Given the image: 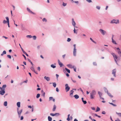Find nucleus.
Listing matches in <instances>:
<instances>
[{
    "instance_id": "1",
    "label": "nucleus",
    "mask_w": 121,
    "mask_h": 121,
    "mask_svg": "<svg viewBox=\"0 0 121 121\" xmlns=\"http://www.w3.org/2000/svg\"><path fill=\"white\" fill-rule=\"evenodd\" d=\"M111 54L113 56V57L114 58L115 61V62L116 63L117 65H118V63L117 62V56L115 54L113 53H111Z\"/></svg>"
},
{
    "instance_id": "2",
    "label": "nucleus",
    "mask_w": 121,
    "mask_h": 121,
    "mask_svg": "<svg viewBox=\"0 0 121 121\" xmlns=\"http://www.w3.org/2000/svg\"><path fill=\"white\" fill-rule=\"evenodd\" d=\"M96 93V91L94 90H93L90 93V97L91 99L94 98L93 95H95Z\"/></svg>"
},
{
    "instance_id": "3",
    "label": "nucleus",
    "mask_w": 121,
    "mask_h": 121,
    "mask_svg": "<svg viewBox=\"0 0 121 121\" xmlns=\"http://www.w3.org/2000/svg\"><path fill=\"white\" fill-rule=\"evenodd\" d=\"M76 44H74L73 45L74 48L73 52V56H76V55L77 49H76Z\"/></svg>"
},
{
    "instance_id": "4",
    "label": "nucleus",
    "mask_w": 121,
    "mask_h": 121,
    "mask_svg": "<svg viewBox=\"0 0 121 121\" xmlns=\"http://www.w3.org/2000/svg\"><path fill=\"white\" fill-rule=\"evenodd\" d=\"M119 22L118 20H117L114 19L111 20L110 22V23L111 24L115 23L117 24Z\"/></svg>"
},
{
    "instance_id": "5",
    "label": "nucleus",
    "mask_w": 121,
    "mask_h": 121,
    "mask_svg": "<svg viewBox=\"0 0 121 121\" xmlns=\"http://www.w3.org/2000/svg\"><path fill=\"white\" fill-rule=\"evenodd\" d=\"M99 30L101 34L103 35H104L107 33L106 31L101 29H100Z\"/></svg>"
},
{
    "instance_id": "6",
    "label": "nucleus",
    "mask_w": 121,
    "mask_h": 121,
    "mask_svg": "<svg viewBox=\"0 0 121 121\" xmlns=\"http://www.w3.org/2000/svg\"><path fill=\"white\" fill-rule=\"evenodd\" d=\"M19 108H17V112L18 113V116L19 117H20L21 116V113L22 112V109L20 110V111H19Z\"/></svg>"
},
{
    "instance_id": "7",
    "label": "nucleus",
    "mask_w": 121,
    "mask_h": 121,
    "mask_svg": "<svg viewBox=\"0 0 121 121\" xmlns=\"http://www.w3.org/2000/svg\"><path fill=\"white\" fill-rule=\"evenodd\" d=\"M65 90L66 92H67L69 90L70 87L68 86V85L67 84H65Z\"/></svg>"
},
{
    "instance_id": "8",
    "label": "nucleus",
    "mask_w": 121,
    "mask_h": 121,
    "mask_svg": "<svg viewBox=\"0 0 121 121\" xmlns=\"http://www.w3.org/2000/svg\"><path fill=\"white\" fill-rule=\"evenodd\" d=\"M50 115L51 116H57L60 115V114L58 113H56L55 114L51 113H50Z\"/></svg>"
},
{
    "instance_id": "9",
    "label": "nucleus",
    "mask_w": 121,
    "mask_h": 121,
    "mask_svg": "<svg viewBox=\"0 0 121 121\" xmlns=\"http://www.w3.org/2000/svg\"><path fill=\"white\" fill-rule=\"evenodd\" d=\"M6 18L7 20L6 21L5 20H4L3 22L4 24H5L6 23H8L9 22V17H6Z\"/></svg>"
},
{
    "instance_id": "10",
    "label": "nucleus",
    "mask_w": 121,
    "mask_h": 121,
    "mask_svg": "<svg viewBox=\"0 0 121 121\" xmlns=\"http://www.w3.org/2000/svg\"><path fill=\"white\" fill-rule=\"evenodd\" d=\"M112 74L113 75L114 77H116V69H113L112 70Z\"/></svg>"
},
{
    "instance_id": "11",
    "label": "nucleus",
    "mask_w": 121,
    "mask_h": 121,
    "mask_svg": "<svg viewBox=\"0 0 121 121\" xmlns=\"http://www.w3.org/2000/svg\"><path fill=\"white\" fill-rule=\"evenodd\" d=\"M5 93V89L0 91V94L1 95H3Z\"/></svg>"
},
{
    "instance_id": "12",
    "label": "nucleus",
    "mask_w": 121,
    "mask_h": 121,
    "mask_svg": "<svg viewBox=\"0 0 121 121\" xmlns=\"http://www.w3.org/2000/svg\"><path fill=\"white\" fill-rule=\"evenodd\" d=\"M72 25L74 27H75L76 28H77V27H75L76 23L74 21V19L73 18H72Z\"/></svg>"
},
{
    "instance_id": "13",
    "label": "nucleus",
    "mask_w": 121,
    "mask_h": 121,
    "mask_svg": "<svg viewBox=\"0 0 121 121\" xmlns=\"http://www.w3.org/2000/svg\"><path fill=\"white\" fill-rule=\"evenodd\" d=\"M115 48H116L117 50H118V53L120 56V55H121V53H120V52H121L120 51V49L119 48H116L115 47Z\"/></svg>"
},
{
    "instance_id": "14",
    "label": "nucleus",
    "mask_w": 121,
    "mask_h": 121,
    "mask_svg": "<svg viewBox=\"0 0 121 121\" xmlns=\"http://www.w3.org/2000/svg\"><path fill=\"white\" fill-rule=\"evenodd\" d=\"M27 9L28 11L30 13L34 14H35V13L32 12L29 8H27Z\"/></svg>"
},
{
    "instance_id": "15",
    "label": "nucleus",
    "mask_w": 121,
    "mask_h": 121,
    "mask_svg": "<svg viewBox=\"0 0 121 121\" xmlns=\"http://www.w3.org/2000/svg\"><path fill=\"white\" fill-rule=\"evenodd\" d=\"M67 66L69 68H74V66H72L71 64H68L67 65Z\"/></svg>"
},
{
    "instance_id": "16",
    "label": "nucleus",
    "mask_w": 121,
    "mask_h": 121,
    "mask_svg": "<svg viewBox=\"0 0 121 121\" xmlns=\"http://www.w3.org/2000/svg\"><path fill=\"white\" fill-rule=\"evenodd\" d=\"M44 78L47 81H49L50 80V78L48 77H47L46 76H45L44 77Z\"/></svg>"
},
{
    "instance_id": "17",
    "label": "nucleus",
    "mask_w": 121,
    "mask_h": 121,
    "mask_svg": "<svg viewBox=\"0 0 121 121\" xmlns=\"http://www.w3.org/2000/svg\"><path fill=\"white\" fill-rule=\"evenodd\" d=\"M52 100L54 102L55 101V99L54 98H53V97H50L49 98V100L50 101L51 100Z\"/></svg>"
},
{
    "instance_id": "18",
    "label": "nucleus",
    "mask_w": 121,
    "mask_h": 121,
    "mask_svg": "<svg viewBox=\"0 0 121 121\" xmlns=\"http://www.w3.org/2000/svg\"><path fill=\"white\" fill-rule=\"evenodd\" d=\"M58 61L59 65L61 67H62V66L63 65V64L60 62V60H58Z\"/></svg>"
},
{
    "instance_id": "19",
    "label": "nucleus",
    "mask_w": 121,
    "mask_h": 121,
    "mask_svg": "<svg viewBox=\"0 0 121 121\" xmlns=\"http://www.w3.org/2000/svg\"><path fill=\"white\" fill-rule=\"evenodd\" d=\"M56 105H54L53 106V108L52 109V111L53 112L55 111L56 108Z\"/></svg>"
},
{
    "instance_id": "20",
    "label": "nucleus",
    "mask_w": 121,
    "mask_h": 121,
    "mask_svg": "<svg viewBox=\"0 0 121 121\" xmlns=\"http://www.w3.org/2000/svg\"><path fill=\"white\" fill-rule=\"evenodd\" d=\"M116 114L118 115V116L121 118V113H118L116 112Z\"/></svg>"
},
{
    "instance_id": "21",
    "label": "nucleus",
    "mask_w": 121,
    "mask_h": 121,
    "mask_svg": "<svg viewBox=\"0 0 121 121\" xmlns=\"http://www.w3.org/2000/svg\"><path fill=\"white\" fill-rule=\"evenodd\" d=\"M17 105L18 108L20 107V102H18L17 103Z\"/></svg>"
},
{
    "instance_id": "22",
    "label": "nucleus",
    "mask_w": 121,
    "mask_h": 121,
    "mask_svg": "<svg viewBox=\"0 0 121 121\" xmlns=\"http://www.w3.org/2000/svg\"><path fill=\"white\" fill-rule=\"evenodd\" d=\"M74 97L75 98V99H77L79 98V96L77 95H75L74 96Z\"/></svg>"
},
{
    "instance_id": "23",
    "label": "nucleus",
    "mask_w": 121,
    "mask_h": 121,
    "mask_svg": "<svg viewBox=\"0 0 121 121\" xmlns=\"http://www.w3.org/2000/svg\"><path fill=\"white\" fill-rule=\"evenodd\" d=\"M112 42L114 44H117L115 41L112 38Z\"/></svg>"
},
{
    "instance_id": "24",
    "label": "nucleus",
    "mask_w": 121,
    "mask_h": 121,
    "mask_svg": "<svg viewBox=\"0 0 121 121\" xmlns=\"http://www.w3.org/2000/svg\"><path fill=\"white\" fill-rule=\"evenodd\" d=\"M48 121H51L52 120V118L49 116L48 117Z\"/></svg>"
},
{
    "instance_id": "25",
    "label": "nucleus",
    "mask_w": 121,
    "mask_h": 121,
    "mask_svg": "<svg viewBox=\"0 0 121 121\" xmlns=\"http://www.w3.org/2000/svg\"><path fill=\"white\" fill-rule=\"evenodd\" d=\"M4 105L5 106H6L7 105V101H5L4 103Z\"/></svg>"
},
{
    "instance_id": "26",
    "label": "nucleus",
    "mask_w": 121,
    "mask_h": 121,
    "mask_svg": "<svg viewBox=\"0 0 121 121\" xmlns=\"http://www.w3.org/2000/svg\"><path fill=\"white\" fill-rule=\"evenodd\" d=\"M65 69L68 73H70V71L69 69H68L66 68H65Z\"/></svg>"
},
{
    "instance_id": "27",
    "label": "nucleus",
    "mask_w": 121,
    "mask_h": 121,
    "mask_svg": "<svg viewBox=\"0 0 121 121\" xmlns=\"http://www.w3.org/2000/svg\"><path fill=\"white\" fill-rule=\"evenodd\" d=\"M109 104H111L112 105H113L114 107H116V106H117V105H116V104H113L112 103H110V102H109Z\"/></svg>"
},
{
    "instance_id": "28",
    "label": "nucleus",
    "mask_w": 121,
    "mask_h": 121,
    "mask_svg": "<svg viewBox=\"0 0 121 121\" xmlns=\"http://www.w3.org/2000/svg\"><path fill=\"white\" fill-rule=\"evenodd\" d=\"M105 92H106L107 93L108 92V91L107 88L105 87L104 88Z\"/></svg>"
},
{
    "instance_id": "29",
    "label": "nucleus",
    "mask_w": 121,
    "mask_h": 121,
    "mask_svg": "<svg viewBox=\"0 0 121 121\" xmlns=\"http://www.w3.org/2000/svg\"><path fill=\"white\" fill-rule=\"evenodd\" d=\"M51 66L53 68H54L56 67V66L55 65H54L53 64L51 65Z\"/></svg>"
},
{
    "instance_id": "30",
    "label": "nucleus",
    "mask_w": 121,
    "mask_h": 121,
    "mask_svg": "<svg viewBox=\"0 0 121 121\" xmlns=\"http://www.w3.org/2000/svg\"><path fill=\"white\" fill-rule=\"evenodd\" d=\"M27 60H28V61L29 62H30V63L32 65H33V63L31 61V60L29 59L28 58H27Z\"/></svg>"
},
{
    "instance_id": "31",
    "label": "nucleus",
    "mask_w": 121,
    "mask_h": 121,
    "mask_svg": "<svg viewBox=\"0 0 121 121\" xmlns=\"http://www.w3.org/2000/svg\"><path fill=\"white\" fill-rule=\"evenodd\" d=\"M26 37L27 38H31L33 37L31 35H27L26 36Z\"/></svg>"
},
{
    "instance_id": "32",
    "label": "nucleus",
    "mask_w": 121,
    "mask_h": 121,
    "mask_svg": "<svg viewBox=\"0 0 121 121\" xmlns=\"http://www.w3.org/2000/svg\"><path fill=\"white\" fill-rule=\"evenodd\" d=\"M100 110V108L98 107H97L96 112H97L99 111Z\"/></svg>"
},
{
    "instance_id": "33",
    "label": "nucleus",
    "mask_w": 121,
    "mask_h": 121,
    "mask_svg": "<svg viewBox=\"0 0 121 121\" xmlns=\"http://www.w3.org/2000/svg\"><path fill=\"white\" fill-rule=\"evenodd\" d=\"M30 69L32 71H33L35 70L33 65H32V66L30 68Z\"/></svg>"
},
{
    "instance_id": "34",
    "label": "nucleus",
    "mask_w": 121,
    "mask_h": 121,
    "mask_svg": "<svg viewBox=\"0 0 121 121\" xmlns=\"http://www.w3.org/2000/svg\"><path fill=\"white\" fill-rule=\"evenodd\" d=\"M107 94L110 97H113V96L112 95H111V94L108 93V92L107 93Z\"/></svg>"
},
{
    "instance_id": "35",
    "label": "nucleus",
    "mask_w": 121,
    "mask_h": 121,
    "mask_svg": "<svg viewBox=\"0 0 121 121\" xmlns=\"http://www.w3.org/2000/svg\"><path fill=\"white\" fill-rule=\"evenodd\" d=\"M56 84L55 82L53 83V85L54 87H56Z\"/></svg>"
},
{
    "instance_id": "36",
    "label": "nucleus",
    "mask_w": 121,
    "mask_h": 121,
    "mask_svg": "<svg viewBox=\"0 0 121 121\" xmlns=\"http://www.w3.org/2000/svg\"><path fill=\"white\" fill-rule=\"evenodd\" d=\"M90 39L95 44H96V42L94 40H93V39H92V38H90Z\"/></svg>"
},
{
    "instance_id": "37",
    "label": "nucleus",
    "mask_w": 121,
    "mask_h": 121,
    "mask_svg": "<svg viewBox=\"0 0 121 121\" xmlns=\"http://www.w3.org/2000/svg\"><path fill=\"white\" fill-rule=\"evenodd\" d=\"M40 94H37L36 97L37 98H38L40 96Z\"/></svg>"
},
{
    "instance_id": "38",
    "label": "nucleus",
    "mask_w": 121,
    "mask_h": 121,
    "mask_svg": "<svg viewBox=\"0 0 121 121\" xmlns=\"http://www.w3.org/2000/svg\"><path fill=\"white\" fill-rule=\"evenodd\" d=\"M42 21L43 22L45 21V22H47V19L45 18H43L42 19Z\"/></svg>"
},
{
    "instance_id": "39",
    "label": "nucleus",
    "mask_w": 121,
    "mask_h": 121,
    "mask_svg": "<svg viewBox=\"0 0 121 121\" xmlns=\"http://www.w3.org/2000/svg\"><path fill=\"white\" fill-rule=\"evenodd\" d=\"M6 87V85L5 84L3 85L2 86V88H5Z\"/></svg>"
},
{
    "instance_id": "40",
    "label": "nucleus",
    "mask_w": 121,
    "mask_h": 121,
    "mask_svg": "<svg viewBox=\"0 0 121 121\" xmlns=\"http://www.w3.org/2000/svg\"><path fill=\"white\" fill-rule=\"evenodd\" d=\"M98 92L99 96H101L102 95V94L101 92H100L99 91H98Z\"/></svg>"
},
{
    "instance_id": "41",
    "label": "nucleus",
    "mask_w": 121,
    "mask_h": 121,
    "mask_svg": "<svg viewBox=\"0 0 121 121\" xmlns=\"http://www.w3.org/2000/svg\"><path fill=\"white\" fill-rule=\"evenodd\" d=\"M96 8L98 10H99L100 8V7L99 6H96Z\"/></svg>"
},
{
    "instance_id": "42",
    "label": "nucleus",
    "mask_w": 121,
    "mask_h": 121,
    "mask_svg": "<svg viewBox=\"0 0 121 121\" xmlns=\"http://www.w3.org/2000/svg\"><path fill=\"white\" fill-rule=\"evenodd\" d=\"M7 57H8L10 59L11 58V55H8L7 56Z\"/></svg>"
},
{
    "instance_id": "43",
    "label": "nucleus",
    "mask_w": 121,
    "mask_h": 121,
    "mask_svg": "<svg viewBox=\"0 0 121 121\" xmlns=\"http://www.w3.org/2000/svg\"><path fill=\"white\" fill-rule=\"evenodd\" d=\"M67 4L66 3H65L64 2L63 3L62 5L64 6H65Z\"/></svg>"
},
{
    "instance_id": "44",
    "label": "nucleus",
    "mask_w": 121,
    "mask_h": 121,
    "mask_svg": "<svg viewBox=\"0 0 121 121\" xmlns=\"http://www.w3.org/2000/svg\"><path fill=\"white\" fill-rule=\"evenodd\" d=\"M84 104H85L87 103V102L86 100H83L82 101Z\"/></svg>"
},
{
    "instance_id": "45",
    "label": "nucleus",
    "mask_w": 121,
    "mask_h": 121,
    "mask_svg": "<svg viewBox=\"0 0 121 121\" xmlns=\"http://www.w3.org/2000/svg\"><path fill=\"white\" fill-rule=\"evenodd\" d=\"M33 37V39L34 40H35L36 39V37L35 36H34Z\"/></svg>"
},
{
    "instance_id": "46",
    "label": "nucleus",
    "mask_w": 121,
    "mask_h": 121,
    "mask_svg": "<svg viewBox=\"0 0 121 121\" xmlns=\"http://www.w3.org/2000/svg\"><path fill=\"white\" fill-rule=\"evenodd\" d=\"M71 40V39L69 38H68L67 39V41L68 42H69Z\"/></svg>"
},
{
    "instance_id": "47",
    "label": "nucleus",
    "mask_w": 121,
    "mask_h": 121,
    "mask_svg": "<svg viewBox=\"0 0 121 121\" xmlns=\"http://www.w3.org/2000/svg\"><path fill=\"white\" fill-rule=\"evenodd\" d=\"M45 92H43V93H42V95L44 97L45 96Z\"/></svg>"
},
{
    "instance_id": "48",
    "label": "nucleus",
    "mask_w": 121,
    "mask_h": 121,
    "mask_svg": "<svg viewBox=\"0 0 121 121\" xmlns=\"http://www.w3.org/2000/svg\"><path fill=\"white\" fill-rule=\"evenodd\" d=\"M73 1L75 3L77 4H78V1Z\"/></svg>"
},
{
    "instance_id": "49",
    "label": "nucleus",
    "mask_w": 121,
    "mask_h": 121,
    "mask_svg": "<svg viewBox=\"0 0 121 121\" xmlns=\"http://www.w3.org/2000/svg\"><path fill=\"white\" fill-rule=\"evenodd\" d=\"M2 53L3 54H6V52L5 51H3V52Z\"/></svg>"
},
{
    "instance_id": "50",
    "label": "nucleus",
    "mask_w": 121,
    "mask_h": 121,
    "mask_svg": "<svg viewBox=\"0 0 121 121\" xmlns=\"http://www.w3.org/2000/svg\"><path fill=\"white\" fill-rule=\"evenodd\" d=\"M93 65H97V64L95 62H94L93 63Z\"/></svg>"
},
{
    "instance_id": "51",
    "label": "nucleus",
    "mask_w": 121,
    "mask_h": 121,
    "mask_svg": "<svg viewBox=\"0 0 121 121\" xmlns=\"http://www.w3.org/2000/svg\"><path fill=\"white\" fill-rule=\"evenodd\" d=\"M86 0L89 3H90L92 2V1L91 0Z\"/></svg>"
},
{
    "instance_id": "52",
    "label": "nucleus",
    "mask_w": 121,
    "mask_h": 121,
    "mask_svg": "<svg viewBox=\"0 0 121 121\" xmlns=\"http://www.w3.org/2000/svg\"><path fill=\"white\" fill-rule=\"evenodd\" d=\"M23 119V116H22L21 117L20 120H22Z\"/></svg>"
},
{
    "instance_id": "53",
    "label": "nucleus",
    "mask_w": 121,
    "mask_h": 121,
    "mask_svg": "<svg viewBox=\"0 0 121 121\" xmlns=\"http://www.w3.org/2000/svg\"><path fill=\"white\" fill-rule=\"evenodd\" d=\"M73 31H74V33H76V34H77V32H76V31H75V27H74V30H73Z\"/></svg>"
},
{
    "instance_id": "54",
    "label": "nucleus",
    "mask_w": 121,
    "mask_h": 121,
    "mask_svg": "<svg viewBox=\"0 0 121 121\" xmlns=\"http://www.w3.org/2000/svg\"><path fill=\"white\" fill-rule=\"evenodd\" d=\"M102 113L103 114H106V112L104 111H103L102 112Z\"/></svg>"
},
{
    "instance_id": "55",
    "label": "nucleus",
    "mask_w": 121,
    "mask_h": 121,
    "mask_svg": "<svg viewBox=\"0 0 121 121\" xmlns=\"http://www.w3.org/2000/svg\"><path fill=\"white\" fill-rule=\"evenodd\" d=\"M73 68V69L74 71L75 72H76V67H74V68Z\"/></svg>"
},
{
    "instance_id": "56",
    "label": "nucleus",
    "mask_w": 121,
    "mask_h": 121,
    "mask_svg": "<svg viewBox=\"0 0 121 121\" xmlns=\"http://www.w3.org/2000/svg\"><path fill=\"white\" fill-rule=\"evenodd\" d=\"M71 79L72 80V81L73 82H74V83H75L76 82V81L75 80H73L72 78H71Z\"/></svg>"
},
{
    "instance_id": "57",
    "label": "nucleus",
    "mask_w": 121,
    "mask_h": 121,
    "mask_svg": "<svg viewBox=\"0 0 121 121\" xmlns=\"http://www.w3.org/2000/svg\"><path fill=\"white\" fill-rule=\"evenodd\" d=\"M37 69L39 70V71H40V67H38L37 68Z\"/></svg>"
},
{
    "instance_id": "58",
    "label": "nucleus",
    "mask_w": 121,
    "mask_h": 121,
    "mask_svg": "<svg viewBox=\"0 0 121 121\" xmlns=\"http://www.w3.org/2000/svg\"><path fill=\"white\" fill-rule=\"evenodd\" d=\"M24 54H25L27 56H28V55L27 53L25 52L24 53Z\"/></svg>"
},
{
    "instance_id": "59",
    "label": "nucleus",
    "mask_w": 121,
    "mask_h": 121,
    "mask_svg": "<svg viewBox=\"0 0 121 121\" xmlns=\"http://www.w3.org/2000/svg\"><path fill=\"white\" fill-rule=\"evenodd\" d=\"M56 91L58 92L59 91V90L57 87L56 88Z\"/></svg>"
},
{
    "instance_id": "60",
    "label": "nucleus",
    "mask_w": 121,
    "mask_h": 121,
    "mask_svg": "<svg viewBox=\"0 0 121 121\" xmlns=\"http://www.w3.org/2000/svg\"><path fill=\"white\" fill-rule=\"evenodd\" d=\"M79 90L82 92V93H84V92H83V90H82V89L81 88H80Z\"/></svg>"
},
{
    "instance_id": "61",
    "label": "nucleus",
    "mask_w": 121,
    "mask_h": 121,
    "mask_svg": "<svg viewBox=\"0 0 121 121\" xmlns=\"http://www.w3.org/2000/svg\"><path fill=\"white\" fill-rule=\"evenodd\" d=\"M22 30H24L25 29V28L23 26H22Z\"/></svg>"
},
{
    "instance_id": "62",
    "label": "nucleus",
    "mask_w": 121,
    "mask_h": 121,
    "mask_svg": "<svg viewBox=\"0 0 121 121\" xmlns=\"http://www.w3.org/2000/svg\"><path fill=\"white\" fill-rule=\"evenodd\" d=\"M22 56L24 57V58H25V59L26 60V56H25V55H24V54H23L22 55Z\"/></svg>"
},
{
    "instance_id": "63",
    "label": "nucleus",
    "mask_w": 121,
    "mask_h": 121,
    "mask_svg": "<svg viewBox=\"0 0 121 121\" xmlns=\"http://www.w3.org/2000/svg\"><path fill=\"white\" fill-rule=\"evenodd\" d=\"M115 121H120L119 119L118 118H117L116 120H115Z\"/></svg>"
},
{
    "instance_id": "64",
    "label": "nucleus",
    "mask_w": 121,
    "mask_h": 121,
    "mask_svg": "<svg viewBox=\"0 0 121 121\" xmlns=\"http://www.w3.org/2000/svg\"><path fill=\"white\" fill-rule=\"evenodd\" d=\"M70 119L69 118V117H67V120L69 121L70 120Z\"/></svg>"
}]
</instances>
